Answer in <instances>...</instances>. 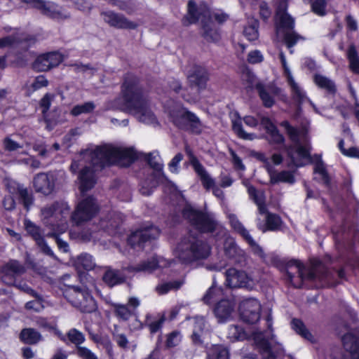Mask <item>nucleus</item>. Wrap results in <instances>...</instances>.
Instances as JSON below:
<instances>
[{
	"mask_svg": "<svg viewBox=\"0 0 359 359\" xmlns=\"http://www.w3.org/2000/svg\"><path fill=\"white\" fill-rule=\"evenodd\" d=\"M136 158V152L133 148L111 145L92 147L76 156L70 168L72 172H79V188L84 194L95 184V172L97 170L113 163L127 166Z\"/></svg>",
	"mask_w": 359,
	"mask_h": 359,
	"instance_id": "obj_1",
	"label": "nucleus"
},
{
	"mask_svg": "<svg viewBox=\"0 0 359 359\" xmlns=\"http://www.w3.org/2000/svg\"><path fill=\"white\" fill-rule=\"evenodd\" d=\"M123 97L116 100L110 108L119 109L134 116L139 121L154 125L156 118L147 97L139 87L136 79L129 76L123 85Z\"/></svg>",
	"mask_w": 359,
	"mask_h": 359,
	"instance_id": "obj_2",
	"label": "nucleus"
},
{
	"mask_svg": "<svg viewBox=\"0 0 359 359\" xmlns=\"http://www.w3.org/2000/svg\"><path fill=\"white\" fill-rule=\"evenodd\" d=\"M200 22L202 25L204 38L209 41H217L219 34L215 28L210 18V11L204 3L196 4L189 0L187 4V14L183 18V23L189 25Z\"/></svg>",
	"mask_w": 359,
	"mask_h": 359,
	"instance_id": "obj_3",
	"label": "nucleus"
},
{
	"mask_svg": "<svg viewBox=\"0 0 359 359\" xmlns=\"http://www.w3.org/2000/svg\"><path fill=\"white\" fill-rule=\"evenodd\" d=\"M210 252V246L194 237L183 239L175 249L174 254L184 263L206 258Z\"/></svg>",
	"mask_w": 359,
	"mask_h": 359,
	"instance_id": "obj_4",
	"label": "nucleus"
},
{
	"mask_svg": "<svg viewBox=\"0 0 359 359\" xmlns=\"http://www.w3.org/2000/svg\"><path fill=\"white\" fill-rule=\"evenodd\" d=\"M281 126L284 127L294 142V147L287 149L290 163L297 167L304 166L311 162L309 150L307 146H302L300 142L299 133L297 129L292 127L287 121H283Z\"/></svg>",
	"mask_w": 359,
	"mask_h": 359,
	"instance_id": "obj_5",
	"label": "nucleus"
},
{
	"mask_svg": "<svg viewBox=\"0 0 359 359\" xmlns=\"http://www.w3.org/2000/svg\"><path fill=\"white\" fill-rule=\"evenodd\" d=\"M171 121L178 128L191 130L198 133L201 130V121L193 113L181 106H177L169 111Z\"/></svg>",
	"mask_w": 359,
	"mask_h": 359,
	"instance_id": "obj_6",
	"label": "nucleus"
},
{
	"mask_svg": "<svg viewBox=\"0 0 359 359\" xmlns=\"http://www.w3.org/2000/svg\"><path fill=\"white\" fill-rule=\"evenodd\" d=\"M67 299L81 311L90 313L95 311V301L86 289L70 287L66 292Z\"/></svg>",
	"mask_w": 359,
	"mask_h": 359,
	"instance_id": "obj_7",
	"label": "nucleus"
},
{
	"mask_svg": "<svg viewBox=\"0 0 359 359\" xmlns=\"http://www.w3.org/2000/svg\"><path fill=\"white\" fill-rule=\"evenodd\" d=\"M189 83L191 85V90L194 93L192 95H186L184 92L182 97L188 102L195 103L198 100V91L205 86L208 79L207 71L201 67H194L187 76Z\"/></svg>",
	"mask_w": 359,
	"mask_h": 359,
	"instance_id": "obj_8",
	"label": "nucleus"
},
{
	"mask_svg": "<svg viewBox=\"0 0 359 359\" xmlns=\"http://www.w3.org/2000/svg\"><path fill=\"white\" fill-rule=\"evenodd\" d=\"M183 215L189 219L191 224L201 231H212L217 226V224L212 215L196 211L189 205L186 206L184 209Z\"/></svg>",
	"mask_w": 359,
	"mask_h": 359,
	"instance_id": "obj_9",
	"label": "nucleus"
},
{
	"mask_svg": "<svg viewBox=\"0 0 359 359\" xmlns=\"http://www.w3.org/2000/svg\"><path fill=\"white\" fill-rule=\"evenodd\" d=\"M317 263H313V267L310 270H307L304 266L297 260H290L286 265V271L287 276L290 282L296 287H299L301 283L295 282L293 278L297 274L300 281L304 280H314L317 278L316 270L317 269Z\"/></svg>",
	"mask_w": 359,
	"mask_h": 359,
	"instance_id": "obj_10",
	"label": "nucleus"
},
{
	"mask_svg": "<svg viewBox=\"0 0 359 359\" xmlns=\"http://www.w3.org/2000/svg\"><path fill=\"white\" fill-rule=\"evenodd\" d=\"M98 212V206L94 198L89 197L82 200L72 215V221L77 225L92 219Z\"/></svg>",
	"mask_w": 359,
	"mask_h": 359,
	"instance_id": "obj_11",
	"label": "nucleus"
},
{
	"mask_svg": "<svg viewBox=\"0 0 359 359\" xmlns=\"http://www.w3.org/2000/svg\"><path fill=\"white\" fill-rule=\"evenodd\" d=\"M189 163L200 178L204 188L207 190L212 189V193L216 197L222 198L224 196L223 191L215 185V180L210 177L205 168L192 154H189Z\"/></svg>",
	"mask_w": 359,
	"mask_h": 359,
	"instance_id": "obj_12",
	"label": "nucleus"
},
{
	"mask_svg": "<svg viewBox=\"0 0 359 359\" xmlns=\"http://www.w3.org/2000/svg\"><path fill=\"white\" fill-rule=\"evenodd\" d=\"M261 305L253 298L243 299L239 304L241 318L246 323H255L260 318Z\"/></svg>",
	"mask_w": 359,
	"mask_h": 359,
	"instance_id": "obj_13",
	"label": "nucleus"
},
{
	"mask_svg": "<svg viewBox=\"0 0 359 359\" xmlns=\"http://www.w3.org/2000/svg\"><path fill=\"white\" fill-rule=\"evenodd\" d=\"M112 308L115 316L121 320H128L133 316L135 315V310L140 305V300L137 297H130L127 304L107 302Z\"/></svg>",
	"mask_w": 359,
	"mask_h": 359,
	"instance_id": "obj_14",
	"label": "nucleus"
},
{
	"mask_svg": "<svg viewBox=\"0 0 359 359\" xmlns=\"http://www.w3.org/2000/svg\"><path fill=\"white\" fill-rule=\"evenodd\" d=\"M23 2L29 4L30 6L39 9L42 13L50 18L57 20L67 18L69 13L59 9L56 5L50 1H43L41 0H22Z\"/></svg>",
	"mask_w": 359,
	"mask_h": 359,
	"instance_id": "obj_15",
	"label": "nucleus"
},
{
	"mask_svg": "<svg viewBox=\"0 0 359 359\" xmlns=\"http://www.w3.org/2000/svg\"><path fill=\"white\" fill-rule=\"evenodd\" d=\"M53 95L46 94L41 100V107L43 108V113L46 122V127L48 130H52L57 123L65 121V113L62 111H53L50 114L46 116V113L49 109Z\"/></svg>",
	"mask_w": 359,
	"mask_h": 359,
	"instance_id": "obj_16",
	"label": "nucleus"
},
{
	"mask_svg": "<svg viewBox=\"0 0 359 359\" xmlns=\"http://www.w3.org/2000/svg\"><path fill=\"white\" fill-rule=\"evenodd\" d=\"M258 160L264 164V167L267 170L271 184H278L280 182H285L292 184L294 182V177L292 172L289 171L276 172L271 168L270 161L266 156L262 153H258L256 155Z\"/></svg>",
	"mask_w": 359,
	"mask_h": 359,
	"instance_id": "obj_17",
	"label": "nucleus"
},
{
	"mask_svg": "<svg viewBox=\"0 0 359 359\" xmlns=\"http://www.w3.org/2000/svg\"><path fill=\"white\" fill-rule=\"evenodd\" d=\"M213 312L219 323H225L233 318L235 303L229 299H222L216 302Z\"/></svg>",
	"mask_w": 359,
	"mask_h": 359,
	"instance_id": "obj_18",
	"label": "nucleus"
},
{
	"mask_svg": "<svg viewBox=\"0 0 359 359\" xmlns=\"http://www.w3.org/2000/svg\"><path fill=\"white\" fill-rule=\"evenodd\" d=\"M226 284L229 287H247L252 288L254 285L253 280L242 271L236 269H229L226 272Z\"/></svg>",
	"mask_w": 359,
	"mask_h": 359,
	"instance_id": "obj_19",
	"label": "nucleus"
},
{
	"mask_svg": "<svg viewBox=\"0 0 359 359\" xmlns=\"http://www.w3.org/2000/svg\"><path fill=\"white\" fill-rule=\"evenodd\" d=\"M280 59L282 63V65L284 68L285 75L287 78V81L291 87L293 96L295 100H297L299 102L302 103L306 100L310 103V104L313 107V109L316 113H318V109H316L315 104L309 100L306 95L304 91L300 88V86L294 81L293 77L292 76L291 72L287 65L286 59L283 52H280L279 54Z\"/></svg>",
	"mask_w": 359,
	"mask_h": 359,
	"instance_id": "obj_20",
	"label": "nucleus"
},
{
	"mask_svg": "<svg viewBox=\"0 0 359 359\" xmlns=\"http://www.w3.org/2000/svg\"><path fill=\"white\" fill-rule=\"evenodd\" d=\"M288 0H275L276 6V22L280 28L292 29L294 27V18L287 13Z\"/></svg>",
	"mask_w": 359,
	"mask_h": 359,
	"instance_id": "obj_21",
	"label": "nucleus"
},
{
	"mask_svg": "<svg viewBox=\"0 0 359 359\" xmlns=\"http://www.w3.org/2000/svg\"><path fill=\"white\" fill-rule=\"evenodd\" d=\"M34 187L36 192L44 195L50 194L55 187V175L54 173H39L33 180Z\"/></svg>",
	"mask_w": 359,
	"mask_h": 359,
	"instance_id": "obj_22",
	"label": "nucleus"
},
{
	"mask_svg": "<svg viewBox=\"0 0 359 359\" xmlns=\"http://www.w3.org/2000/svg\"><path fill=\"white\" fill-rule=\"evenodd\" d=\"M159 235L158 228L150 226L144 229L137 230L133 233L128 238V243L133 247L141 246L150 239H154Z\"/></svg>",
	"mask_w": 359,
	"mask_h": 359,
	"instance_id": "obj_23",
	"label": "nucleus"
},
{
	"mask_svg": "<svg viewBox=\"0 0 359 359\" xmlns=\"http://www.w3.org/2000/svg\"><path fill=\"white\" fill-rule=\"evenodd\" d=\"M62 59V55L57 53H46L37 57L33 66L39 72H45L57 66Z\"/></svg>",
	"mask_w": 359,
	"mask_h": 359,
	"instance_id": "obj_24",
	"label": "nucleus"
},
{
	"mask_svg": "<svg viewBox=\"0 0 359 359\" xmlns=\"http://www.w3.org/2000/svg\"><path fill=\"white\" fill-rule=\"evenodd\" d=\"M256 88L260 99L266 107H272L275 102V99L282 95L280 89L273 86L258 83L256 84Z\"/></svg>",
	"mask_w": 359,
	"mask_h": 359,
	"instance_id": "obj_25",
	"label": "nucleus"
},
{
	"mask_svg": "<svg viewBox=\"0 0 359 359\" xmlns=\"http://www.w3.org/2000/svg\"><path fill=\"white\" fill-rule=\"evenodd\" d=\"M262 334H256L254 337L259 345L263 359H276V354H280L283 348L280 344L273 345V341H269L262 338Z\"/></svg>",
	"mask_w": 359,
	"mask_h": 359,
	"instance_id": "obj_26",
	"label": "nucleus"
},
{
	"mask_svg": "<svg viewBox=\"0 0 359 359\" xmlns=\"http://www.w3.org/2000/svg\"><path fill=\"white\" fill-rule=\"evenodd\" d=\"M102 16L104 22L112 27L124 29H135L137 25L129 21L125 17L111 11L103 12Z\"/></svg>",
	"mask_w": 359,
	"mask_h": 359,
	"instance_id": "obj_27",
	"label": "nucleus"
},
{
	"mask_svg": "<svg viewBox=\"0 0 359 359\" xmlns=\"http://www.w3.org/2000/svg\"><path fill=\"white\" fill-rule=\"evenodd\" d=\"M24 272V267L18 262L12 260L6 264L0 273V277L6 284L11 285L14 282L15 275Z\"/></svg>",
	"mask_w": 359,
	"mask_h": 359,
	"instance_id": "obj_28",
	"label": "nucleus"
},
{
	"mask_svg": "<svg viewBox=\"0 0 359 359\" xmlns=\"http://www.w3.org/2000/svg\"><path fill=\"white\" fill-rule=\"evenodd\" d=\"M173 263L172 261H168L163 258L157 259L156 257H152L151 260L148 262H144L142 264L139 265L137 267L131 268V269L134 271H146L151 272L156 269V268H165L167 266H170Z\"/></svg>",
	"mask_w": 359,
	"mask_h": 359,
	"instance_id": "obj_29",
	"label": "nucleus"
},
{
	"mask_svg": "<svg viewBox=\"0 0 359 359\" xmlns=\"http://www.w3.org/2000/svg\"><path fill=\"white\" fill-rule=\"evenodd\" d=\"M342 343L352 359H359V337L353 333H347L342 337Z\"/></svg>",
	"mask_w": 359,
	"mask_h": 359,
	"instance_id": "obj_30",
	"label": "nucleus"
},
{
	"mask_svg": "<svg viewBox=\"0 0 359 359\" xmlns=\"http://www.w3.org/2000/svg\"><path fill=\"white\" fill-rule=\"evenodd\" d=\"M69 208L66 203L53 204L43 208L41 210V214L44 218L55 217L59 218L60 216L64 217L68 215Z\"/></svg>",
	"mask_w": 359,
	"mask_h": 359,
	"instance_id": "obj_31",
	"label": "nucleus"
},
{
	"mask_svg": "<svg viewBox=\"0 0 359 359\" xmlns=\"http://www.w3.org/2000/svg\"><path fill=\"white\" fill-rule=\"evenodd\" d=\"M25 226L27 232L32 235L43 252L48 255H53V251L45 243L43 238L41 236L39 229L30 222H26Z\"/></svg>",
	"mask_w": 359,
	"mask_h": 359,
	"instance_id": "obj_32",
	"label": "nucleus"
},
{
	"mask_svg": "<svg viewBox=\"0 0 359 359\" xmlns=\"http://www.w3.org/2000/svg\"><path fill=\"white\" fill-rule=\"evenodd\" d=\"M261 123L268 133V138L272 143L279 144L284 142V137L279 133L276 126L272 123L269 118L263 117L261 119Z\"/></svg>",
	"mask_w": 359,
	"mask_h": 359,
	"instance_id": "obj_33",
	"label": "nucleus"
},
{
	"mask_svg": "<svg viewBox=\"0 0 359 359\" xmlns=\"http://www.w3.org/2000/svg\"><path fill=\"white\" fill-rule=\"evenodd\" d=\"M126 277L119 271L107 268L104 276L103 280L108 285L112 287L124 282Z\"/></svg>",
	"mask_w": 359,
	"mask_h": 359,
	"instance_id": "obj_34",
	"label": "nucleus"
},
{
	"mask_svg": "<svg viewBox=\"0 0 359 359\" xmlns=\"http://www.w3.org/2000/svg\"><path fill=\"white\" fill-rule=\"evenodd\" d=\"M194 330L191 336L195 344H201L205 334V320L202 317H196L193 320Z\"/></svg>",
	"mask_w": 359,
	"mask_h": 359,
	"instance_id": "obj_35",
	"label": "nucleus"
},
{
	"mask_svg": "<svg viewBox=\"0 0 359 359\" xmlns=\"http://www.w3.org/2000/svg\"><path fill=\"white\" fill-rule=\"evenodd\" d=\"M224 250L226 256L231 258H235L236 261L237 257H243L244 253L235 243L232 238H226L224 245Z\"/></svg>",
	"mask_w": 359,
	"mask_h": 359,
	"instance_id": "obj_36",
	"label": "nucleus"
},
{
	"mask_svg": "<svg viewBox=\"0 0 359 359\" xmlns=\"http://www.w3.org/2000/svg\"><path fill=\"white\" fill-rule=\"evenodd\" d=\"M248 191L250 196L254 200L258 207L260 214H264L266 212L265 205V196L263 191H257L252 187H248Z\"/></svg>",
	"mask_w": 359,
	"mask_h": 359,
	"instance_id": "obj_37",
	"label": "nucleus"
},
{
	"mask_svg": "<svg viewBox=\"0 0 359 359\" xmlns=\"http://www.w3.org/2000/svg\"><path fill=\"white\" fill-rule=\"evenodd\" d=\"M223 290L222 287H218L214 282L212 287L209 288L203 297V302L207 304H211L215 302H218L220 299H223Z\"/></svg>",
	"mask_w": 359,
	"mask_h": 359,
	"instance_id": "obj_38",
	"label": "nucleus"
},
{
	"mask_svg": "<svg viewBox=\"0 0 359 359\" xmlns=\"http://www.w3.org/2000/svg\"><path fill=\"white\" fill-rule=\"evenodd\" d=\"M76 267L78 269L92 270L95 266L93 257L88 254H82L79 256L75 262Z\"/></svg>",
	"mask_w": 359,
	"mask_h": 359,
	"instance_id": "obj_39",
	"label": "nucleus"
},
{
	"mask_svg": "<svg viewBox=\"0 0 359 359\" xmlns=\"http://www.w3.org/2000/svg\"><path fill=\"white\" fill-rule=\"evenodd\" d=\"M20 338L27 344H36L41 340L42 337L36 330L32 328H27L22 330Z\"/></svg>",
	"mask_w": 359,
	"mask_h": 359,
	"instance_id": "obj_40",
	"label": "nucleus"
},
{
	"mask_svg": "<svg viewBox=\"0 0 359 359\" xmlns=\"http://www.w3.org/2000/svg\"><path fill=\"white\" fill-rule=\"evenodd\" d=\"M207 359H229V353L226 347L215 345L209 351Z\"/></svg>",
	"mask_w": 359,
	"mask_h": 359,
	"instance_id": "obj_41",
	"label": "nucleus"
},
{
	"mask_svg": "<svg viewBox=\"0 0 359 359\" xmlns=\"http://www.w3.org/2000/svg\"><path fill=\"white\" fill-rule=\"evenodd\" d=\"M315 83L320 88L327 91L328 93H334L335 91V85L332 81L320 74H316L314 76Z\"/></svg>",
	"mask_w": 359,
	"mask_h": 359,
	"instance_id": "obj_42",
	"label": "nucleus"
},
{
	"mask_svg": "<svg viewBox=\"0 0 359 359\" xmlns=\"http://www.w3.org/2000/svg\"><path fill=\"white\" fill-rule=\"evenodd\" d=\"M243 34L249 41H255L258 39V22L255 19H251L248 25L245 27Z\"/></svg>",
	"mask_w": 359,
	"mask_h": 359,
	"instance_id": "obj_43",
	"label": "nucleus"
},
{
	"mask_svg": "<svg viewBox=\"0 0 359 359\" xmlns=\"http://www.w3.org/2000/svg\"><path fill=\"white\" fill-rule=\"evenodd\" d=\"M148 162L149 165L155 170L158 176V180H163V176L162 174L163 164L161 158L157 153H151L148 156Z\"/></svg>",
	"mask_w": 359,
	"mask_h": 359,
	"instance_id": "obj_44",
	"label": "nucleus"
},
{
	"mask_svg": "<svg viewBox=\"0 0 359 359\" xmlns=\"http://www.w3.org/2000/svg\"><path fill=\"white\" fill-rule=\"evenodd\" d=\"M292 329L301 335L302 337L306 339L309 341H313V337L311 333L305 327L303 323L297 319H294L292 321Z\"/></svg>",
	"mask_w": 359,
	"mask_h": 359,
	"instance_id": "obj_45",
	"label": "nucleus"
},
{
	"mask_svg": "<svg viewBox=\"0 0 359 359\" xmlns=\"http://www.w3.org/2000/svg\"><path fill=\"white\" fill-rule=\"evenodd\" d=\"M228 218L231 227L238 233L243 238H245L248 235L249 232L238 219L237 217L232 213L228 215Z\"/></svg>",
	"mask_w": 359,
	"mask_h": 359,
	"instance_id": "obj_46",
	"label": "nucleus"
},
{
	"mask_svg": "<svg viewBox=\"0 0 359 359\" xmlns=\"http://www.w3.org/2000/svg\"><path fill=\"white\" fill-rule=\"evenodd\" d=\"M266 227H262L260 225H258V228L263 231L266 230H276L280 226L281 220L278 216L273 214H266Z\"/></svg>",
	"mask_w": 359,
	"mask_h": 359,
	"instance_id": "obj_47",
	"label": "nucleus"
},
{
	"mask_svg": "<svg viewBox=\"0 0 359 359\" xmlns=\"http://www.w3.org/2000/svg\"><path fill=\"white\" fill-rule=\"evenodd\" d=\"M232 126L233 131L237 135L243 140H252L256 138V135L253 133H248L244 131L242 127L241 120H233L232 121Z\"/></svg>",
	"mask_w": 359,
	"mask_h": 359,
	"instance_id": "obj_48",
	"label": "nucleus"
},
{
	"mask_svg": "<svg viewBox=\"0 0 359 359\" xmlns=\"http://www.w3.org/2000/svg\"><path fill=\"white\" fill-rule=\"evenodd\" d=\"M95 105L92 102H87L82 104L74 106L71 110V114L76 116L81 114H88L94 110Z\"/></svg>",
	"mask_w": 359,
	"mask_h": 359,
	"instance_id": "obj_49",
	"label": "nucleus"
},
{
	"mask_svg": "<svg viewBox=\"0 0 359 359\" xmlns=\"http://www.w3.org/2000/svg\"><path fill=\"white\" fill-rule=\"evenodd\" d=\"M227 337L231 341L242 340L245 338V333L239 326L232 325L229 328Z\"/></svg>",
	"mask_w": 359,
	"mask_h": 359,
	"instance_id": "obj_50",
	"label": "nucleus"
},
{
	"mask_svg": "<svg viewBox=\"0 0 359 359\" xmlns=\"http://www.w3.org/2000/svg\"><path fill=\"white\" fill-rule=\"evenodd\" d=\"M348 58L350 62V68L355 73L359 74V60L357 57L355 48L351 46L347 53Z\"/></svg>",
	"mask_w": 359,
	"mask_h": 359,
	"instance_id": "obj_51",
	"label": "nucleus"
},
{
	"mask_svg": "<svg viewBox=\"0 0 359 359\" xmlns=\"http://www.w3.org/2000/svg\"><path fill=\"white\" fill-rule=\"evenodd\" d=\"M182 284L180 281L165 283L156 286V290L159 294H164L171 290L178 289Z\"/></svg>",
	"mask_w": 359,
	"mask_h": 359,
	"instance_id": "obj_52",
	"label": "nucleus"
},
{
	"mask_svg": "<svg viewBox=\"0 0 359 359\" xmlns=\"http://www.w3.org/2000/svg\"><path fill=\"white\" fill-rule=\"evenodd\" d=\"M311 5L312 11L320 16L326 14V1L325 0H311L309 1Z\"/></svg>",
	"mask_w": 359,
	"mask_h": 359,
	"instance_id": "obj_53",
	"label": "nucleus"
},
{
	"mask_svg": "<svg viewBox=\"0 0 359 359\" xmlns=\"http://www.w3.org/2000/svg\"><path fill=\"white\" fill-rule=\"evenodd\" d=\"M68 339L73 344L80 346L85 341V337L82 332L76 329H72L67 333Z\"/></svg>",
	"mask_w": 359,
	"mask_h": 359,
	"instance_id": "obj_54",
	"label": "nucleus"
},
{
	"mask_svg": "<svg viewBox=\"0 0 359 359\" xmlns=\"http://www.w3.org/2000/svg\"><path fill=\"white\" fill-rule=\"evenodd\" d=\"M246 242L249 244L251 248L252 252L259 256V257L264 259L265 257L264 252L261 246H259L252 238L250 235H248L245 238H244Z\"/></svg>",
	"mask_w": 359,
	"mask_h": 359,
	"instance_id": "obj_55",
	"label": "nucleus"
},
{
	"mask_svg": "<svg viewBox=\"0 0 359 359\" xmlns=\"http://www.w3.org/2000/svg\"><path fill=\"white\" fill-rule=\"evenodd\" d=\"M16 162L19 164H23L27 166H29L34 169L39 168L40 167V162L32 156H27L25 158H19L16 159Z\"/></svg>",
	"mask_w": 359,
	"mask_h": 359,
	"instance_id": "obj_56",
	"label": "nucleus"
},
{
	"mask_svg": "<svg viewBox=\"0 0 359 359\" xmlns=\"http://www.w3.org/2000/svg\"><path fill=\"white\" fill-rule=\"evenodd\" d=\"M76 353L82 359H98L94 353L85 346H78L76 349Z\"/></svg>",
	"mask_w": 359,
	"mask_h": 359,
	"instance_id": "obj_57",
	"label": "nucleus"
},
{
	"mask_svg": "<svg viewBox=\"0 0 359 359\" xmlns=\"http://www.w3.org/2000/svg\"><path fill=\"white\" fill-rule=\"evenodd\" d=\"M3 147L6 151H14L22 148V145L13 140L11 137H6L3 140Z\"/></svg>",
	"mask_w": 359,
	"mask_h": 359,
	"instance_id": "obj_58",
	"label": "nucleus"
},
{
	"mask_svg": "<svg viewBox=\"0 0 359 359\" xmlns=\"http://www.w3.org/2000/svg\"><path fill=\"white\" fill-rule=\"evenodd\" d=\"M182 339V335L180 332L174 331L169 334L166 340V345L168 347H174L177 346Z\"/></svg>",
	"mask_w": 359,
	"mask_h": 359,
	"instance_id": "obj_59",
	"label": "nucleus"
},
{
	"mask_svg": "<svg viewBox=\"0 0 359 359\" xmlns=\"http://www.w3.org/2000/svg\"><path fill=\"white\" fill-rule=\"evenodd\" d=\"M242 81L245 88H250L255 83L256 77L252 72L245 71L242 74Z\"/></svg>",
	"mask_w": 359,
	"mask_h": 359,
	"instance_id": "obj_60",
	"label": "nucleus"
},
{
	"mask_svg": "<svg viewBox=\"0 0 359 359\" xmlns=\"http://www.w3.org/2000/svg\"><path fill=\"white\" fill-rule=\"evenodd\" d=\"M48 85V80L43 76H39L30 85V91L33 92Z\"/></svg>",
	"mask_w": 359,
	"mask_h": 359,
	"instance_id": "obj_61",
	"label": "nucleus"
},
{
	"mask_svg": "<svg viewBox=\"0 0 359 359\" xmlns=\"http://www.w3.org/2000/svg\"><path fill=\"white\" fill-rule=\"evenodd\" d=\"M339 148L344 155L359 158L358 148L353 147L346 150L344 148V142L342 140L339 143Z\"/></svg>",
	"mask_w": 359,
	"mask_h": 359,
	"instance_id": "obj_62",
	"label": "nucleus"
},
{
	"mask_svg": "<svg viewBox=\"0 0 359 359\" xmlns=\"http://www.w3.org/2000/svg\"><path fill=\"white\" fill-rule=\"evenodd\" d=\"M315 172L318 174L324 183L328 184L329 183V177L327 175V173L325 171L324 165L322 162H318L316 164L315 168H314Z\"/></svg>",
	"mask_w": 359,
	"mask_h": 359,
	"instance_id": "obj_63",
	"label": "nucleus"
},
{
	"mask_svg": "<svg viewBox=\"0 0 359 359\" xmlns=\"http://www.w3.org/2000/svg\"><path fill=\"white\" fill-rule=\"evenodd\" d=\"M301 39L302 36L293 32L287 33L285 36V41L289 48L295 45V43Z\"/></svg>",
	"mask_w": 359,
	"mask_h": 359,
	"instance_id": "obj_64",
	"label": "nucleus"
}]
</instances>
